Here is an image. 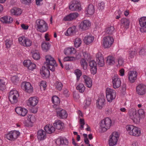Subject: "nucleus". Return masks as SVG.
I'll return each mask as SVG.
<instances>
[{
	"label": "nucleus",
	"instance_id": "603ef678",
	"mask_svg": "<svg viewBox=\"0 0 146 146\" xmlns=\"http://www.w3.org/2000/svg\"><path fill=\"white\" fill-rule=\"evenodd\" d=\"M5 88V82L3 80H0V90L3 91Z\"/></svg>",
	"mask_w": 146,
	"mask_h": 146
},
{
	"label": "nucleus",
	"instance_id": "4d7b16f0",
	"mask_svg": "<svg viewBox=\"0 0 146 146\" xmlns=\"http://www.w3.org/2000/svg\"><path fill=\"white\" fill-rule=\"evenodd\" d=\"M104 3L103 2H102L99 3L98 6V9L99 10H102L104 9Z\"/></svg>",
	"mask_w": 146,
	"mask_h": 146
},
{
	"label": "nucleus",
	"instance_id": "0eeeda50",
	"mask_svg": "<svg viewBox=\"0 0 146 146\" xmlns=\"http://www.w3.org/2000/svg\"><path fill=\"white\" fill-rule=\"evenodd\" d=\"M128 113L130 118L134 122L137 123L139 122V115H138L137 111L135 109H130L129 110Z\"/></svg>",
	"mask_w": 146,
	"mask_h": 146
},
{
	"label": "nucleus",
	"instance_id": "ea45409f",
	"mask_svg": "<svg viewBox=\"0 0 146 146\" xmlns=\"http://www.w3.org/2000/svg\"><path fill=\"white\" fill-rule=\"evenodd\" d=\"M74 46L76 48L80 47L82 43V40L80 38H77L74 41Z\"/></svg>",
	"mask_w": 146,
	"mask_h": 146
},
{
	"label": "nucleus",
	"instance_id": "052dcab7",
	"mask_svg": "<svg viewBox=\"0 0 146 146\" xmlns=\"http://www.w3.org/2000/svg\"><path fill=\"white\" fill-rule=\"evenodd\" d=\"M32 0H21L22 3L25 5L29 4L31 3Z\"/></svg>",
	"mask_w": 146,
	"mask_h": 146
},
{
	"label": "nucleus",
	"instance_id": "f8f14e48",
	"mask_svg": "<svg viewBox=\"0 0 146 146\" xmlns=\"http://www.w3.org/2000/svg\"><path fill=\"white\" fill-rule=\"evenodd\" d=\"M21 87L26 92L29 93H32L33 90L32 86L31 84L29 82H23L21 85Z\"/></svg>",
	"mask_w": 146,
	"mask_h": 146
},
{
	"label": "nucleus",
	"instance_id": "49530a36",
	"mask_svg": "<svg viewBox=\"0 0 146 146\" xmlns=\"http://www.w3.org/2000/svg\"><path fill=\"white\" fill-rule=\"evenodd\" d=\"M137 53V50L136 49L133 50H130L129 52V58H132Z\"/></svg>",
	"mask_w": 146,
	"mask_h": 146
},
{
	"label": "nucleus",
	"instance_id": "2eb2a0df",
	"mask_svg": "<svg viewBox=\"0 0 146 146\" xmlns=\"http://www.w3.org/2000/svg\"><path fill=\"white\" fill-rule=\"evenodd\" d=\"M136 92L139 95L142 96L146 92V86L143 84H140L136 87Z\"/></svg>",
	"mask_w": 146,
	"mask_h": 146
},
{
	"label": "nucleus",
	"instance_id": "c9c22d12",
	"mask_svg": "<svg viewBox=\"0 0 146 146\" xmlns=\"http://www.w3.org/2000/svg\"><path fill=\"white\" fill-rule=\"evenodd\" d=\"M121 23L122 25L126 28H128L129 25V21L126 18L122 19L121 20Z\"/></svg>",
	"mask_w": 146,
	"mask_h": 146
},
{
	"label": "nucleus",
	"instance_id": "69168bd1",
	"mask_svg": "<svg viewBox=\"0 0 146 146\" xmlns=\"http://www.w3.org/2000/svg\"><path fill=\"white\" fill-rule=\"evenodd\" d=\"M118 64L119 66L122 65L124 61L122 58H119L118 60Z\"/></svg>",
	"mask_w": 146,
	"mask_h": 146
},
{
	"label": "nucleus",
	"instance_id": "5701e85b",
	"mask_svg": "<svg viewBox=\"0 0 146 146\" xmlns=\"http://www.w3.org/2000/svg\"><path fill=\"white\" fill-rule=\"evenodd\" d=\"M56 112L57 115L61 118H66L67 117V114L64 110L58 108L56 109Z\"/></svg>",
	"mask_w": 146,
	"mask_h": 146
},
{
	"label": "nucleus",
	"instance_id": "6ab92c4d",
	"mask_svg": "<svg viewBox=\"0 0 146 146\" xmlns=\"http://www.w3.org/2000/svg\"><path fill=\"white\" fill-rule=\"evenodd\" d=\"M79 14L77 13H71L69 15L65 17L63 20L65 21H71L75 19L78 16Z\"/></svg>",
	"mask_w": 146,
	"mask_h": 146
},
{
	"label": "nucleus",
	"instance_id": "c756f323",
	"mask_svg": "<svg viewBox=\"0 0 146 146\" xmlns=\"http://www.w3.org/2000/svg\"><path fill=\"white\" fill-rule=\"evenodd\" d=\"M13 20V18L10 16H4L0 18V21L6 24L11 23Z\"/></svg>",
	"mask_w": 146,
	"mask_h": 146
},
{
	"label": "nucleus",
	"instance_id": "bb28decb",
	"mask_svg": "<svg viewBox=\"0 0 146 146\" xmlns=\"http://www.w3.org/2000/svg\"><path fill=\"white\" fill-rule=\"evenodd\" d=\"M38 102V100L36 97H31L29 98L27 104L28 106L34 107L37 104Z\"/></svg>",
	"mask_w": 146,
	"mask_h": 146
},
{
	"label": "nucleus",
	"instance_id": "20e7f679",
	"mask_svg": "<svg viewBox=\"0 0 146 146\" xmlns=\"http://www.w3.org/2000/svg\"><path fill=\"white\" fill-rule=\"evenodd\" d=\"M19 96V93L15 90H11L9 93L8 98L9 100L12 104H15L17 103L18 98Z\"/></svg>",
	"mask_w": 146,
	"mask_h": 146
},
{
	"label": "nucleus",
	"instance_id": "4c0bfd02",
	"mask_svg": "<svg viewBox=\"0 0 146 146\" xmlns=\"http://www.w3.org/2000/svg\"><path fill=\"white\" fill-rule=\"evenodd\" d=\"M115 29L113 26H110L107 28L105 30L106 34L112 35L114 32Z\"/></svg>",
	"mask_w": 146,
	"mask_h": 146
},
{
	"label": "nucleus",
	"instance_id": "2f4dec72",
	"mask_svg": "<svg viewBox=\"0 0 146 146\" xmlns=\"http://www.w3.org/2000/svg\"><path fill=\"white\" fill-rule=\"evenodd\" d=\"M11 14L12 15L18 16L21 14L22 11L19 8L14 7L11 9L10 11Z\"/></svg>",
	"mask_w": 146,
	"mask_h": 146
},
{
	"label": "nucleus",
	"instance_id": "a19ab883",
	"mask_svg": "<svg viewBox=\"0 0 146 146\" xmlns=\"http://www.w3.org/2000/svg\"><path fill=\"white\" fill-rule=\"evenodd\" d=\"M80 64L81 67L84 70H86L87 68L88 64L85 59H82L80 61Z\"/></svg>",
	"mask_w": 146,
	"mask_h": 146
},
{
	"label": "nucleus",
	"instance_id": "7c9ffc66",
	"mask_svg": "<svg viewBox=\"0 0 146 146\" xmlns=\"http://www.w3.org/2000/svg\"><path fill=\"white\" fill-rule=\"evenodd\" d=\"M53 125L55 129L59 130L63 128L64 124L60 120H56L53 123Z\"/></svg>",
	"mask_w": 146,
	"mask_h": 146
},
{
	"label": "nucleus",
	"instance_id": "1a4fd4ad",
	"mask_svg": "<svg viewBox=\"0 0 146 146\" xmlns=\"http://www.w3.org/2000/svg\"><path fill=\"white\" fill-rule=\"evenodd\" d=\"M69 9L72 11L81 10L82 8L80 3L76 0H73L70 3Z\"/></svg>",
	"mask_w": 146,
	"mask_h": 146
},
{
	"label": "nucleus",
	"instance_id": "338daca9",
	"mask_svg": "<svg viewBox=\"0 0 146 146\" xmlns=\"http://www.w3.org/2000/svg\"><path fill=\"white\" fill-rule=\"evenodd\" d=\"M68 91L66 89H65V90H64L63 91L64 94L65 95V96L66 97H68L69 95V94L68 93Z\"/></svg>",
	"mask_w": 146,
	"mask_h": 146
},
{
	"label": "nucleus",
	"instance_id": "473e14b6",
	"mask_svg": "<svg viewBox=\"0 0 146 146\" xmlns=\"http://www.w3.org/2000/svg\"><path fill=\"white\" fill-rule=\"evenodd\" d=\"M76 50L73 48H68L64 50V53L66 55H70L72 54H75Z\"/></svg>",
	"mask_w": 146,
	"mask_h": 146
},
{
	"label": "nucleus",
	"instance_id": "9b49d317",
	"mask_svg": "<svg viewBox=\"0 0 146 146\" xmlns=\"http://www.w3.org/2000/svg\"><path fill=\"white\" fill-rule=\"evenodd\" d=\"M114 40L112 37L108 36L104 38L103 45L105 48L110 47L114 42Z\"/></svg>",
	"mask_w": 146,
	"mask_h": 146
},
{
	"label": "nucleus",
	"instance_id": "de8ad7c7",
	"mask_svg": "<svg viewBox=\"0 0 146 146\" xmlns=\"http://www.w3.org/2000/svg\"><path fill=\"white\" fill-rule=\"evenodd\" d=\"M107 62L109 65L113 64L114 63V57L112 56H108L107 58Z\"/></svg>",
	"mask_w": 146,
	"mask_h": 146
},
{
	"label": "nucleus",
	"instance_id": "b1692460",
	"mask_svg": "<svg viewBox=\"0 0 146 146\" xmlns=\"http://www.w3.org/2000/svg\"><path fill=\"white\" fill-rule=\"evenodd\" d=\"M89 66L90 67V71L91 73L94 74L97 72V63L94 60H92L89 62Z\"/></svg>",
	"mask_w": 146,
	"mask_h": 146
},
{
	"label": "nucleus",
	"instance_id": "ddd939ff",
	"mask_svg": "<svg viewBox=\"0 0 146 146\" xmlns=\"http://www.w3.org/2000/svg\"><path fill=\"white\" fill-rule=\"evenodd\" d=\"M96 62L98 65L99 67H102L105 64L104 58L102 54L100 52H98L96 55Z\"/></svg>",
	"mask_w": 146,
	"mask_h": 146
},
{
	"label": "nucleus",
	"instance_id": "5fc2aeb1",
	"mask_svg": "<svg viewBox=\"0 0 146 146\" xmlns=\"http://www.w3.org/2000/svg\"><path fill=\"white\" fill-rule=\"evenodd\" d=\"M32 57L34 59L36 60H39L40 58L39 53L36 51L32 54Z\"/></svg>",
	"mask_w": 146,
	"mask_h": 146
},
{
	"label": "nucleus",
	"instance_id": "bf43d9fd",
	"mask_svg": "<svg viewBox=\"0 0 146 146\" xmlns=\"http://www.w3.org/2000/svg\"><path fill=\"white\" fill-rule=\"evenodd\" d=\"M75 60V58L73 57L67 56L64 59V61H72Z\"/></svg>",
	"mask_w": 146,
	"mask_h": 146
},
{
	"label": "nucleus",
	"instance_id": "13d9d810",
	"mask_svg": "<svg viewBox=\"0 0 146 146\" xmlns=\"http://www.w3.org/2000/svg\"><path fill=\"white\" fill-rule=\"evenodd\" d=\"M62 87V84L60 82H57L56 83V88L59 90H61Z\"/></svg>",
	"mask_w": 146,
	"mask_h": 146
},
{
	"label": "nucleus",
	"instance_id": "f704fd0d",
	"mask_svg": "<svg viewBox=\"0 0 146 146\" xmlns=\"http://www.w3.org/2000/svg\"><path fill=\"white\" fill-rule=\"evenodd\" d=\"M87 13L90 15H92L94 12V6L92 4H89L86 9Z\"/></svg>",
	"mask_w": 146,
	"mask_h": 146
},
{
	"label": "nucleus",
	"instance_id": "a18cd8bd",
	"mask_svg": "<svg viewBox=\"0 0 146 146\" xmlns=\"http://www.w3.org/2000/svg\"><path fill=\"white\" fill-rule=\"evenodd\" d=\"M138 115H139V118L140 119V118L144 117L145 115V111L143 109H140L137 112Z\"/></svg>",
	"mask_w": 146,
	"mask_h": 146
},
{
	"label": "nucleus",
	"instance_id": "72a5a7b5",
	"mask_svg": "<svg viewBox=\"0 0 146 146\" xmlns=\"http://www.w3.org/2000/svg\"><path fill=\"white\" fill-rule=\"evenodd\" d=\"M105 101V100L103 97L98 99V100L97 101L96 104L97 106L100 109H102L104 105Z\"/></svg>",
	"mask_w": 146,
	"mask_h": 146
},
{
	"label": "nucleus",
	"instance_id": "c03bdc74",
	"mask_svg": "<svg viewBox=\"0 0 146 146\" xmlns=\"http://www.w3.org/2000/svg\"><path fill=\"white\" fill-rule=\"evenodd\" d=\"M76 89L81 93L83 92L85 89V87L83 84H80L76 87Z\"/></svg>",
	"mask_w": 146,
	"mask_h": 146
},
{
	"label": "nucleus",
	"instance_id": "e433bc0d",
	"mask_svg": "<svg viewBox=\"0 0 146 146\" xmlns=\"http://www.w3.org/2000/svg\"><path fill=\"white\" fill-rule=\"evenodd\" d=\"M84 39L85 42L87 44H89L93 42L94 39V37L92 35L88 36H85Z\"/></svg>",
	"mask_w": 146,
	"mask_h": 146
},
{
	"label": "nucleus",
	"instance_id": "0e129e2a",
	"mask_svg": "<svg viewBox=\"0 0 146 146\" xmlns=\"http://www.w3.org/2000/svg\"><path fill=\"white\" fill-rule=\"evenodd\" d=\"M146 53L145 50L144 48H142L141 49L139 52V55L142 56L145 54Z\"/></svg>",
	"mask_w": 146,
	"mask_h": 146
},
{
	"label": "nucleus",
	"instance_id": "aec40b11",
	"mask_svg": "<svg viewBox=\"0 0 146 146\" xmlns=\"http://www.w3.org/2000/svg\"><path fill=\"white\" fill-rule=\"evenodd\" d=\"M15 111L19 115L23 116L26 115L27 113L26 109L19 107L16 108Z\"/></svg>",
	"mask_w": 146,
	"mask_h": 146
},
{
	"label": "nucleus",
	"instance_id": "cd10ccee",
	"mask_svg": "<svg viewBox=\"0 0 146 146\" xmlns=\"http://www.w3.org/2000/svg\"><path fill=\"white\" fill-rule=\"evenodd\" d=\"M44 129L46 132L49 134H51L55 131V128L54 127L50 124H47L44 127Z\"/></svg>",
	"mask_w": 146,
	"mask_h": 146
},
{
	"label": "nucleus",
	"instance_id": "09e8293b",
	"mask_svg": "<svg viewBox=\"0 0 146 146\" xmlns=\"http://www.w3.org/2000/svg\"><path fill=\"white\" fill-rule=\"evenodd\" d=\"M57 141L60 142V144L67 145L68 144V141L65 138H61L57 139Z\"/></svg>",
	"mask_w": 146,
	"mask_h": 146
},
{
	"label": "nucleus",
	"instance_id": "774afa93",
	"mask_svg": "<svg viewBox=\"0 0 146 146\" xmlns=\"http://www.w3.org/2000/svg\"><path fill=\"white\" fill-rule=\"evenodd\" d=\"M40 86H42L44 88H45L46 86V82L45 81H42L41 82L40 84Z\"/></svg>",
	"mask_w": 146,
	"mask_h": 146
},
{
	"label": "nucleus",
	"instance_id": "f257e3e1",
	"mask_svg": "<svg viewBox=\"0 0 146 146\" xmlns=\"http://www.w3.org/2000/svg\"><path fill=\"white\" fill-rule=\"evenodd\" d=\"M45 59L44 65L52 72L54 71L57 64L54 58L50 55H48L45 56Z\"/></svg>",
	"mask_w": 146,
	"mask_h": 146
},
{
	"label": "nucleus",
	"instance_id": "f3484780",
	"mask_svg": "<svg viewBox=\"0 0 146 146\" xmlns=\"http://www.w3.org/2000/svg\"><path fill=\"white\" fill-rule=\"evenodd\" d=\"M91 25V23L88 20H84L82 21L79 25L81 29L85 30L89 29Z\"/></svg>",
	"mask_w": 146,
	"mask_h": 146
},
{
	"label": "nucleus",
	"instance_id": "37998d69",
	"mask_svg": "<svg viewBox=\"0 0 146 146\" xmlns=\"http://www.w3.org/2000/svg\"><path fill=\"white\" fill-rule=\"evenodd\" d=\"M41 47L43 50L47 51L49 49L50 47V44L49 42L43 43L42 44Z\"/></svg>",
	"mask_w": 146,
	"mask_h": 146
},
{
	"label": "nucleus",
	"instance_id": "a211bd4d",
	"mask_svg": "<svg viewBox=\"0 0 146 146\" xmlns=\"http://www.w3.org/2000/svg\"><path fill=\"white\" fill-rule=\"evenodd\" d=\"M24 66L28 68V69L31 70H33L35 68L36 65L32 62L30 60H25L23 62Z\"/></svg>",
	"mask_w": 146,
	"mask_h": 146
},
{
	"label": "nucleus",
	"instance_id": "423d86ee",
	"mask_svg": "<svg viewBox=\"0 0 146 146\" xmlns=\"http://www.w3.org/2000/svg\"><path fill=\"white\" fill-rule=\"evenodd\" d=\"M106 98L109 102H111L116 96V92L114 90L108 88L106 91Z\"/></svg>",
	"mask_w": 146,
	"mask_h": 146
},
{
	"label": "nucleus",
	"instance_id": "79ce46f5",
	"mask_svg": "<svg viewBox=\"0 0 146 146\" xmlns=\"http://www.w3.org/2000/svg\"><path fill=\"white\" fill-rule=\"evenodd\" d=\"M52 101L54 105H57L60 103L59 98L56 96H54L52 98Z\"/></svg>",
	"mask_w": 146,
	"mask_h": 146
},
{
	"label": "nucleus",
	"instance_id": "412c9836",
	"mask_svg": "<svg viewBox=\"0 0 146 146\" xmlns=\"http://www.w3.org/2000/svg\"><path fill=\"white\" fill-rule=\"evenodd\" d=\"M40 74L44 78L48 77L50 75V72L48 69L45 66H42L40 70Z\"/></svg>",
	"mask_w": 146,
	"mask_h": 146
},
{
	"label": "nucleus",
	"instance_id": "680f3d73",
	"mask_svg": "<svg viewBox=\"0 0 146 146\" xmlns=\"http://www.w3.org/2000/svg\"><path fill=\"white\" fill-rule=\"evenodd\" d=\"M73 94V96L75 99L77 100L79 99L80 96L78 93H76V92H74Z\"/></svg>",
	"mask_w": 146,
	"mask_h": 146
},
{
	"label": "nucleus",
	"instance_id": "9d476101",
	"mask_svg": "<svg viewBox=\"0 0 146 146\" xmlns=\"http://www.w3.org/2000/svg\"><path fill=\"white\" fill-rule=\"evenodd\" d=\"M20 133L18 131H14L10 132L6 135L7 139L11 141H14L19 135Z\"/></svg>",
	"mask_w": 146,
	"mask_h": 146
},
{
	"label": "nucleus",
	"instance_id": "6e6552de",
	"mask_svg": "<svg viewBox=\"0 0 146 146\" xmlns=\"http://www.w3.org/2000/svg\"><path fill=\"white\" fill-rule=\"evenodd\" d=\"M119 137L117 132H113L110 137L109 144L110 146H113L117 143Z\"/></svg>",
	"mask_w": 146,
	"mask_h": 146
},
{
	"label": "nucleus",
	"instance_id": "4468645a",
	"mask_svg": "<svg viewBox=\"0 0 146 146\" xmlns=\"http://www.w3.org/2000/svg\"><path fill=\"white\" fill-rule=\"evenodd\" d=\"M113 87L115 89L119 88L121 86V82L117 74L115 75L112 78Z\"/></svg>",
	"mask_w": 146,
	"mask_h": 146
},
{
	"label": "nucleus",
	"instance_id": "3c124183",
	"mask_svg": "<svg viewBox=\"0 0 146 146\" xmlns=\"http://www.w3.org/2000/svg\"><path fill=\"white\" fill-rule=\"evenodd\" d=\"M91 99L90 98L87 97L86 100L84 102V107L85 108L88 107L91 104Z\"/></svg>",
	"mask_w": 146,
	"mask_h": 146
},
{
	"label": "nucleus",
	"instance_id": "dca6fc26",
	"mask_svg": "<svg viewBox=\"0 0 146 146\" xmlns=\"http://www.w3.org/2000/svg\"><path fill=\"white\" fill-rule=\"evenodd\" d=\"M139 22L141 27L140 31L142 33L146 32V17L141 18L139 19Z\"/></svg>",
	"mask_w": 146,
	"mask_h": 146
},
{
	"label": "nucleus",
	"instance_id": "f03ea898",
	"mask_svg": "<svg viewBox=\"0 0 146 146\" xmlns=\"http://www.w3.org/2000/svg\"><path fill=\"white\" fill-rule=\"evenodd\" d=\"M35 26L38 31L41 33L46 32L48 28L47 23L44 20L40 19L36 20Z\"/></svg>",
	"mask_w": 146,
	"mask_h": 146
},
{
	"label": "nucleus",
	"instance_id": "864d4df0",
	"mask_svg": "<svg viewBox=\"0 0 146 146\" xmlns=\"http://www.w3.org/2000/svg\"><path fill=\"white\" fill-rule=\"evenodd\" d=\"M75 73L76 76L77 80H79L82 74L81 71L78 69H76L75 70Z\"/></svg>",
	"mask_w": 146,
	"mask_h": 146
},
{
	"label": "nucleus",
	"instance_id": "e2e57ef3",
	"mask_svg": "<svg viewBox=\"0 0 146 146\" xmlns=\"http://www.w3.org/2000/svg\"><path fill=\"white\" fill-rule=\"evenodd\" d=\"M83 54L84 59L86 60H88L89 59L90 55L88 54L85 52H84L83 53Z\"/></svg>",
	"mask_w": 146,
	"mask_h": 146
},
{
	"label": "nucleus",
	"instance_id": "6e6d98bb",
	"mask_svg": "<svg viewBox=\"0 0 146 146\" xmlns=\"http://www.w3.org/2000/svg\"><path fill=\"white\" fill-rule=\"evenodd\" d=\"M5 45L7 48H9L13 44L12 41L9 40H6L5 41Z\"/></svg>",
	"mask_w": 146,
	"mask_h": 146
},
{
	"label": "nucleus",
	"instance_id": "39448f33",
	"mask_svg": "<svg viewBox=\"0 0 146 146\" xmlns=\"http://www.w3.org/2000/svg\"><path fill=\"white\" fill-rule=\"evenodd\" d=\"M111 121L109 117H107L102 120L100 123L101 129L102 131L105 132L109 129L111 126Z\"/></svg>",
	"mask_w": 146,
	"mask_h": 146
},
{
	"label": "nucleus",
	"instance_id": "8fccbe9b",
	"mask_svg": "<svg viewBox=\"0 0 146 146\" xmlns=\"http://www.w3.org/2000/svg\"><path fill=\"white\" fill-rule=\"evenodd\" d=\"M27 119L31 123H33L36 121V118L33 115H29L27 116Z\"/></svg>",
	"mask_w": 146,
	"mask_h": 146
},
{
	"label": "nucleus",
	"instance_id": "4be33fe9",
	"mask_svg": "<svg viewBox=\"0 0 146 146\" xmlns=\"http://www.w3.org/2000/svg\"><path fill=\"white\" fill-rule=\"evenodd\" d=\"M128 78L131 83L134 82L137 79V72L135 71H131L128 73Z\"/></svg>",
	"mask_w": 146,
	"mask_h": 146
},
{
	"label": "nucleus",
	"instance_id": "a878e982",
	"mask_svg": "<svg viewBox=\"0 0 146 146\" xmlns=\"http://www.w3.org/2000/svg\"><path fill=\"white\" fill-rule=\"evenodd\" d=\"M46 133L45 131L41 129L37 132V138L38 140L42 141L44 140L46 138Z\"/></svg>",
	"mask_w": 146,
	"mask_h": 146
},
{
	"label": "nucleus",
	"instance_id": "7ed1b4c3",
	"mask_svg": "<svg viewBox=\"0 0 146 146\" xmlns=\"http://www.w3.org/2000/svg\"><path fill=\"white\" fill-rule=\"evenodd\" d=\"M126 128L128 133L130 135L138 136L141 134L140 129L132 125H127Z\"/></svg>",
	"mask_w": 146,
	"mask_h": 146
},
{
	"label": "nucleus",
	"instance_id": "58836bf2",
	"mask_svg": "<svg viewBox=\"0 0 146 146\" xmlns=\"http://www.w3.org/2000/svg\"><path fill=\"white\" fill-rule=\"evenodd\" d=\"M31 41L28 38H24L23 43H22V45L27 47H29L31 45Z\"/></svg>",
	"mask_w": 146,
	"mask_h": 146
},
{
	"label": "nucleus",
	"instance_id": "393cba45",
	"mask_svg": "<svg viewBox=\"0 0 146 146\" xmlns=\"http://www.w3.org/2000/svg\"><path fill=\"white\" fill-rule=\"evenodd\" d=\"M82 77L85 85L89 88H91L92 86V82L91 78L86 75H83Z\"/></svg>",
	"mask_w": 146,
	"mask_h": 146
},
{
	"label": "nucleus",
	"instance_id": "c85d7f7f",
	"mask_svg": "<svg viewBox=\"0 0 146 146\" xmlns=\"http://www.w3.org/2000/svg\"><path fill=\"white\" fill-rule=\"evenodd\" d=\"M77 31V29L75 26H73L69 28L67 31L66 35H74Z\"/></svg>",
	"mask_w": 146,
	"mask_h": 146
}]
</instances>
